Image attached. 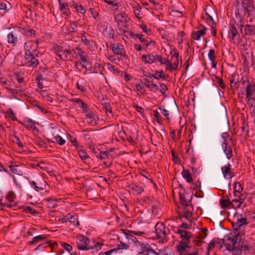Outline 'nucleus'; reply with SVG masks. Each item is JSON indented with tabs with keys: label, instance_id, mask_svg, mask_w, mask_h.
I'll return each mask as SVG.
<instances>
[{
	"label": "nucleus",
	"instance_id": "obj_36",
	"mask_svg": "<svg viewBox=\"0 0 255 255\" xmlns=\"http://www.w3.org/2000/svg\"><path fill=\"white\" fill-rule=\"evenodd\" d=\"M10 90V94L13 95L14 98L16 99L14 94L19 95L20 97H22V94L24 92V90L22 88H19L18 86L15 87V89H9Z\"/></svg>",
	"mask_w": 255,
	"mask_h": 255
},
{
	"label": "nucleus",
	"instance_id": "obj_47",
	"mask_svg": "<svg viewBox=\"0 0 255 255\" xmlns=\"http://www.w3.org/2000/svg\"><path fill=\"white\" fill-rule=\"evenodd\" d=\"M103 110L108 114V113L111 114L113 116L112 108L109 103H105L103 104Z\"/></svg>",
	"mask_w": 255,
	"mask_h": 255
},
{
	"label": "nucleus",
	"instance_id": "obj_20",
	"mask_svg": "<svg viewBox=\"0 0 255 255\" xmlns=\"http://www.w3.org/2000/svg\"><path fill=\"white\" fill-rule=\"evenodd\" d=\"M109 5H111L110 9L113 11L118 10L121 0H102Z\"/></svg>",
	"mask_w": 255,
	"mask_h": 255
},
{
	"label": "nucleus",
	"instance_id": "obj_38",
	"mask_svg": "<svg viewBox=\"0 0 255 255\" xmlns=\"http://www.w3.org/2000/svg\"><path fill=\"white\" fill-rule=\"evenodd\" d=\"M243 190V187L241 184L239 182H237L235 184L234 186V194L235 196H239V194L241 193Z\"/></svg>",
	"mask_w": 255,
	"mask_h": 255
},
{
	"label": "nucleus",
	"instance_id": "obj_2",
	"mask_svg": "<svg viewBox=\"0 0 255 255\" xmlns=\"http://www.w3.org/2000/svg\"><path fill=\"white\" fill-rule=\"evenodd\" d=\"M179 187L182 189L179 192V201L180 204L185 208V215L184 216L189 220V218L192 216V210L193 209L192 205L191 203L192 199V196L190 197V199L187 201L185 196L186 193L185 189L182 184H179Z\"/></svg>",
	"mask_w": 255,
	"mask_h": 255
},
{
	"label": "nucleus",
	"instance_id": "obj_53",
	"mask_svg": "<svg viewBox=\"0 0 255 255\" xmlns=\"http://www.w3.org/2000/svg\"><path fill=\"white\" fill-rule=\"evenodd\" d=\"M6 113L13 121L17 120L15 115L11 108L8 109Z\"/></svg>",
	"mask_w": 255,
	"mask_h": 255
},
{
	"label": "nucleus",
	"instance_id": "obj_25",
	"mask_svg": "<svg viewBox=\"0 0 255 255\" xmlns=\"http://www.w3.org/2000/svg\"><path fill=\"white\" fill-rule=\"evenodd\" d=\"M17 30L25 35L35 36L36 34L35 31L33 29H29L20 26L17 28Z\"/></svg>",
	"mask_w": 255,
	"mask_h": 255
},
{
	"label": "nucleus",
	"instance_id": "obj_60",
	"mask_svg": "<svg viewBox=\"0 0 255 255\" xmlns=\"http://www.w3.org/2000/svg\"><path fill=\"white\" fill-rule=\"evenodd\" d=\"M30 184L31 186L37 192H39L43 190V188L38 186L37 183L34 181L31 182Z\"/></svg>",
	"mask_w": 255,
	"mask_h": 255
},
{
	"label": "nucleus",
	"instance_id": "obj_31",
	"mask_svg": "<svg viewBox=\"0 0 255 255\" xmlns=\"http://www.w3.org/2000/svg\"><path fill=\"white\" fill-rule=\"evenodd\" d=\"M220 205L223 209L232 206V208H235V206L231 202L229 199H221L219 201Z\"/></svg>",
	"mask_w": 255,
	"mask_h": 255
},
{
	"label": "nucleus",
	"instance_id": "obj_27",
	"mask_svg": "<svg viewBox=\"0 0 255 255\" xmlns=\"http://www.w3.org/2000/svg\"><path fill=\"white\" fill-rule=\"evenodd\" d=\"M7 42L8 43L13 44V45L14 46L17 43V35L15 32H11L7 34Z\"/></svg>",
	"mask_w": 255,
	"mask_h": 255
},
{
	"label": "nucleus",
	"instance_id": "obj_34",
	"mask_svg": "<svg viewBox=\"0 0 255 255\" xmlns=\"http://www.w3.org/2000/svg\"><path fill=\"white\" fill-rule=\"evenodd\" d=\"M182 176L188 183H191L193 180L192 177V175L188 169H183L182 172Z\"/></svg>",
	"mask_w": 255,
	"mask_h": 255
},
{
	"label": "nucleus",
	"instance_id": "obj_14",
	"mask_svg": "<svg viewBox=\"0 0 255 255\" xmlns=\"http://www.w3.org/2000/svg\"><path fill=\"white\" fill-rule=\"evenodd\" d=\"M177 251L180 253V255H200L199 249L192 246L185 248L184 250L179 249Z\"/></svg>",
	"mask_w": 255,
	"mask_h": 255
},
{
	"label": "nucleus",
	"instance_id": "obj_5",
	"mask_svg": "<svg viewBox=\"0 0 255 255\" xmlns=\"http://www.w3.org/2000/svg\"><path fill=\"white\" fill-rule=\"evenodd\" d=\"M182 240L179 242V245L176 246L177 251L179 249L184 250L191 246L190 245V239L193 237V234L186 230H181L179 234Z\"/></svg>",
	"mask_w": 255,
	"mask_h": 255
},
{
	"label": "nucleus",
	"instance_id": "obj_15",
	"mask_svg": "<svg viewBox=\"0 0 255 255\" xmlns=\"http://www.w3.org/2000/svg\"><path fill=\"white\" fill-rule=\"evenodd\" d=\"M110 48L112 49L114 54L118 55L123 56L125 58H128V56L123 48V45L120 46L119 45L118 43H113L111 44Z\"/></svg>",
	"mask_w": 255,
	"mask_h": 255
},
{
	"label": "nucleus",
	"instance_id": "obj_33",
	"mask_svg": "<svg viewBox=\"0 0 255 255\" xmlns=\"http://www.w3.org/2000/svg\"><path fill=\"white\" fill-rule=\"evenodd\" d=\"M67 217H68V222L73 223L75 226L79 225V223L78 221V215L75 213L72 214L68 213L67 214Z\"/></svg>",
	"mask_w": 255,
	"mask_h": 255
},
{
	"label": "nucleus",
	"instance_id": "obj_19",
	"mask_svg": "<svg viewBox=\"0 0 255 255\" xmlns=\"http://www.w3.org/2000/svg\"><path fill=\"white\" fill-rule=\"evenodd\" d=\"M237 25H242V24L239 23H231L230 30L229 31V37L230 38L231 40H233L236 35L238 34V32L237 30V28H238V26Z\"/></svg>",
	"mask_w": 255,
	"mask_h": 255
},
{
	"label": "nucleus",
	"instance_id": "obj_41",
	"mask_svg": "<svg viewBox=\"0 0 255 255\" xmlns=\"http://www.w3.org/2000/svg\"><path fill=\"white\" fill-rule=\"evenodd\" d=\"M22 208L26 213H30L32 215H37L39 214L38 211L28 206H24Z\"/></svg>",
	"mask_w": 255,
	"mask_h": 255
},
{
	"label": "nucleus",
	"instance_id": "obj_18",
	"mask_svg": "<svg viewBox=\"0 0 255 255\" xmlns=\"http://www.w3.org/2000/svg\"><path fill=\"white\" fill-rule=\"evenodd\" d=\"M240 216L241 218H238L237 221L235 223H232L234 231H235L236 232H237L243 225H247L248 224L246 218H243L242 215H240Z\"/></svg>",
	"mask_w": 255,
	"mask_h": 255
},
{
	"label": "nucleus",
	"instance_id": "obj_30",
	"mask_svg": "<svg viewBox=\"0 0 255 255\" xmlns=\"http://www.w3.org/2000/svg\"><path fill=\"white\" fill-rule=\"evenodd\" d=\"M141 60L145 63L152 64L155 61V55L149 54L147 55H143L141 57Z\"/></svg>",
	"mask_w": 255,
	"mask_h": 255
},
{
	"label": "nucleus",
	"instance_id": "obj_50",
	"mask_svg": "<svg viewBox=\"0 0 255 255\" xmlns=\"http://www.w3.org/2000/svg\"><path fill=\"white\" fill-rule=\"evenodd\" d=\"M54 138L56 140L57 144L60 145H62L64 144L66 142V141L64 139H63L60 135H57L54 137Z\"/></svg>",
	"mask_w": 255,
	"mask_h": 255
},
{
	"label": "nucleus",
	"instance_id": "obj_61",
	"mask_svg": "<svg viewBox=\"0 0 255 255\" xmlns=\"http://www.w3.org/2000/svg\"><path fill=\"white\" fill-rule=\"evenodd\" d=\"M166 62V63H165L164 64L166 65V70H168L170 71L175 70V68L172 64L171 60L167 59V61Z\"/></svg>",
	"mask_w": 255,
	"mask_h": 255
},
{
	"label": "nucleus",
	"instance_id": "obj_55",
	"mask_svg": "<svg viewBox=\"0 0 255 255\" xmlns=\"http://www.w3.org/2000/svg\"><path fill=\"white\" fill-rule=\"evenodd\" d=\"M69 138L70 142L73 143L75 147L76 148H78L79 147V144L77 140L76 137H74L73 135H69Z\"/></svg>",
	"mask_w": 255,
	"mask_h": 255
},
{
	"label": "nucleus",
	"instance_id": "obj_1",
	"mask_svg": "<svg viewBox=\"0 0 255 255\" xmlns=\"http://www.w3.org/2000/svg\"><path fill=\"white\" fill-rule=\"evenodd\" d=\"M235 6L237 7L235 9V16L240 22L244 20L246 16L250 17L253 15L255 10V6L254 4H246L244 3L243 5H240V2L238 0H236Z\"/></svg>",
	"mask_w": 255,
	"mask_h": 255
},
{
	"label": "nucleus",
	"instance_id": "obj_57",
	"mask_svg": "<svg viewBox=\"0 0 255 255\" xmlns=\"http://www.w3.org/2000/svg\"><path fill=\"white\" fill-rule=\"evenodd\" d=\"M231 251L233 252V255H241L242 253V250L240 247L236 246V245L234 247V249L232 250Z\"/></svg>",
	"mask_w": 255,
	"mask_h": 255
},
{
	"label": "nucleus",
	"instance_id": "obj_9",
	"mask_svg": "<svg viewBox=\"0 0 255 255\" xmlns=\"http://www.w3.org/2000/svg\"><path fill=\"white\" fill-rule=\"evenodd\" d=\"M58 1L60 10L65 15L69 16L71 14L70 7L72 8V0L70 2H68L66 0H58Z\"/></svg>",
	"mask_w": 255,
	"mask_h": 255
},
{
	"label": "nucleus",
	"instance_id": "obj_22",
	"mask_svg": "<svg viewBox=\"0 0 255 255\" xmlns=\"http://www.w3.org/2000/svg\"><path fill=\"white\" fill-rule=\"evenodd\" d=\"M81 62L76 61L75 62V65L77 69H78V65L79 64L81 66L82 68H85L86 67L87 65L89 64L87 60L88 56L86 54H81L79 55Z\"/></svg>",
	"mask_w": 255,
	"mask_h": 255
},
{
	"label": "nucleus",
	"instance_id": "obj_49",
	"mask_svg": "<svg viewBox=\"0 0 255 255\" xmlns=\"http://www.w3.org/2000/svg\"><path fill=\"white\" fill-rule=\"evenodd\" d=\"M119 30L120 32L124 33H128L129 35V38H133L134 39H136V38L137 34H135V33H134L133 32H132L131 31L130 32L129 31L127 30L123 29L122 28V27H119Z\"/></svg>",
	"mask_w": 255,
	"mask_h": 255
},
{
	"label": "nucleus",
	"instance_id": "obj_21",
	"mask_svg": "<svg viewBox=\"0 0 255 255\" xmlns=\"http://www.w3.org/2000/svg\"><path fill=\"white\" fill-rule=\"evenodd\" d=\"M148 78L151 79L152 81V79L154 78L155 79L159 80L161 79L163 80L166 79V76L164 74L163 70H161L160 71L156 70L155 71L154 74L149 73Z\"/></svg>",
	"mask_w": 255,
	"mask_h": 255
},
{
	"label": "nucleus",
	"instance_id": "obj_32",
	"mask_svg": "<svg viewBox=\"0 0 255 255\" xmlns=\"http://www.w3.org/2000/svg\"><path fill=\"white\" fill-rule=\"evenodd\" d=\"M122 230L125 237L128 241H130L132 243H138L136 238L134 236V235L130 233V231H126L125 230Z\"/></svg>",
	"mask_w": 255,
	"mask_h": 255
},
{
	"label": "nucleus",
	"instance_id": "obj_35",
	"mask_svg": "<svg viewBox=\"0 0 255 255\" xmlns=\"http://www.w3.org/2000/svg\"><path fill=\"white\" fill-rule=\"evenodd\" d=\"M47 203V207L49 208H54L57 206V199L49 198L44 200Z\"/></svg>",
	"mask_w": 255,
	"mask_h": 255
},
{
	"label": "nucleus",
	"instance_id": "obj_4",
	"mask_svg": "<svg viewBox=\"0 0 255 255\" xmlns=\"http://www.w3.org/2000/svg\"><path fill=\"white\" fill-rule=\"evenodd\" d=\"M154 229L157 239L159 242L161 243L167 242L168 240V235L170 233L169 229L166 228L162 222H157Z\"/></svg>",
	"mask_w": 255,
	"mask_h": 255
},
{
	"label": "nucleus",
	"instance_id": "obj_54",
	"mask_svg": "<svg viewBox=\"0 0 255 255\" xmlns=\"http://www.w3.org/2000/svg\"><path fill=\"white\" fill-rule=\"evenodd\" d=\"M13 77L19 83H21L23 81V77L20 75V73L18 72H15L13 74Z\"/></svg>",
	"mask_w": 255,
	"mask_h": 255
},
{
	"label": "nucleus",
	"instance_id": "obj_48",
	"mask_svg": "<svg viewBox=\"0 0 255 255\" xmlns=\"http://www.w3.org/2000/svg\"><path fill=\"white\" fill-rule=\"evenodd\" d=\"M136 38H137L141 42L144 43L146 47H148L150 45V42H149V41H147L143 38V35L137 33Z\"/></svg>",
	"mask_w": 255,
	"mask_h": 255
},
{
	"label": "nucleus",
	"instance_id": "obj_10",
	"mask_svg": "<svg viewBox=\"0 0 255 255\" xmlns=\"http://www.w3.org/2000/svg\"><path fill=\"white\" fill-rule=\"evenodd\" d=\"M246 82L247 83V88L246 89V99L248 100V102L250 101H254L255 99L253 97V93L255 91V84L254 82H250L249 80L248 81H243V85Z\"/></svg>",
	"mask_w": 255,
	"mask_h": 255
},
{
	"label": "nucleus",
	"instance_id": "obj_17",
	"mask_svg": "<svg viewBox=\"0 0 255 255\" xmlns=\"http://www.w3.org/2000/svg\"><path fill=\"white\" fill-rule=\"evenodd\" d=\"M48 235L45 234L36 236L31 241L27 242L26 244L28 246L36 245L38 243L45 241Z\"/></svg>",
	"mask_w": 255,
	"mask_h": 255
},
{
	"label": "nucleus",
	"instance_id": "obj_63",
	"mask_svg": "<svg viewBox=\"0 0 255 255\" xmlns=\"http://www.w3.org/2000/svg\"><path fill=\"white\" fill-rule=\"evenodd\" d=\"M208 58L211 61H215V51L214 49H210L208 53Z\"/></svg>",
	"mask_w": 255,
	"mask_h": 255
},
{
	"label": "nucleus",
	"instance_id": "obj_45",
	"mask_svg": "<svg viewBox=\"0 0 255 255\" xmlns=\"http://www.w3.org/2000/svg\"><path fill=\"white\" fill-rule=\"evenodd\" d=\"M201 231L197 236L199 238L204 240L208 235V230L206 228H203L201 229Z\"/></svg>",
	"mask_w": 255,
	"mask_h": 255
},
{
	"label": "nucleus",
	"instance_id": "obj_24",
	"mask_svg": "<svg viewBox=\"0 0 255 255\" xmlns=\"http://www.w3.org/2000/svg\"><path fill=\"white\" fill-rule=\"evenodd\" d=\"M32 47H33L32 42H25L24 43V55H26V56H30L31 53H33L35 51V49H32Z\"/></svg>",
	"mask_w": 255,
	"mask_h": 255
},
{
	"label": "nucleus",
	"instance_id": "obj_23",
	"mask_svg": "<svg viewBox=\"0 0 255 255\" xmlns=\"http://www.w3.org/2000/svg\"><path fill=\"white\" fill-rule=\"evenodd\" d=\"M207 28L203 26V28L201 30H197L195 32H193L191 34V38L195 40H199L201 36H204L206 34Z\"/></svg>",
	"mask_w": 255,
	"mask_h": 255
},
{
	"label": "nucleus",
	"instance_id": "obj_64",
	"mask_svg": "<svg viewBox=\"0 0 255 255\" xmlns=\"http://www.w3.org/2000/svg\"><path fill=\"white\" fill-rule=\"evenodd\" d=\"M9 167L10 168V171L12 173L17 174V175H20V172H21V171L18 170V169H17L18 166H17V165H15V166L9 165Z\"/></svg>",
	"mask_w": 255,
	"mask_h": 255
},
{
	"label": "nucleus",
	"instance_id": "obj_56",
	"mask_svg": "<svg viewBox=\"0 0 255 255\" xmlns=\"http://www.w3.org/2000/svg\"><path fill=\"white\" fill-rule=\"evenodd\" d=\"M60 244H61V246L68 252H70L73 249L72 247L70 244L67 243L60 242Z\"/></svg>",
	"mask_w": 255,
	"mask_h": 255
},
{
	"label": "nucleus",
	"instance_id": "obj_44",
	"mask_svg": "<svg viewBox=\"0 0 255 255\" xmlns=\"http://www.w3.org/2000/svg\"><path fill=\"white\" fill-rule=\"evenodd\" d=\"M193 243L195 244L194 246L193 247L196 248V247H201L203 244L205 243V242H204L203 240L199 238V237L196 236L194 238Z\"/></svg>",
	"mask_w": 255,
	"mask_h": 255
},
{
	"label": "nucleus",
	"instance_id": "obj_43",
	"mask_svg": "<svg viewBox=\"0 0 255 255\" xmlns=\"http://www.w3.org/2000/svg\"><path fill=\"white\" fill-rule=\"evenodd\" d=\"M236 76V74H234V75L233 74L231 79H230V88L233 91H234V88H238L239 86V84H238V81H235Z\"/></svg>",
	"mask_w": 255,
	"mask_h": 255
},
{
	"label": "nucleus",
	"instance_id": "obj_11",
	"mask_svg": "<svg viewBox=\"0 0 255 255\" xmlns=\"http://www.w3.org/2000/svg\"><path fill=\"white\" fill-rule=\"evenodd\" d=\"M98 26L100 27L103 34L106 35L109 37L114 38V32L113 27L106 21H101Z\"/></svg>",
	"mask_w": 255,
	"mask_h": 255
},
{
	"label": "nucleus",
	"instance_id": "obj_37",
	"mask_svg": "<svg viewBox=\"0 0 255 255\" xmlns=\"http://www.w3.org/2000/svg\"><path fill=\"white\" fill-rule=\"evenodd\" d=\"M86 81L84 78H80L77 82V88L82 92L85 91Z\"/></svg>",
	"mask_w": 255,
	"mask_h": 255
},
{
	"label": "nucleus",
	"instance_id": "obj_42",
	"mask_svg": "<svg viewBox=\"0 0 255 255\" xmlns=\"http://www.w3.org/2000/svg\"><path fill=\"white\" fill-rule=\"evenodd\" d=\"M231 170V165L230 163H228V165L221 168V170L225 178H226V176L228 174H230L231 173H232Z\"/></svg>",
	"mask_w": 255,
	"mask_h": 255
},
{
	"label": "nucleus",
	"instance_id": "obj_6",
	"mask_svg": "<svg viewBox=\"0 0 255 255\" xmlns=\"http://www.w3.org/2000/svg\"><path fill=\"white\" fill-rule=\"evenodd\" d=\"M244 235V233L242 234L241 232H238L234 237L226 236L225 237L226 238V241L224 239H222L221 241L222 244L226 247L227 250L231 251L232 250L234 249V247L236 245L238 238Z\"/></svg>",
	"mask_w": 255,
	"mask_h": 255
},
{
	"label": "nucleus",
	"instance_id": "obj_59",
	"mask_svg": "<svg viewBox=\"0 0 255 255\" xmlns=\"http://www.w3.org/2000/svg\"><path fill=\"white\" fill-rule=\"evenodd\" d=\"M83 32L84 33L81 36V40L85 45L87 46L90 45L91 40L87 38V36L85 35L86 32L85 31Z\"/></svg>",
	"mask_w": 255,
	"mask_h": 255
},
{
	"label": "nucleus",
	"instance_id": "obj_3",
	"mask_svg": "<svg viewBox=\"0 0 255 255\" xmlns=\"http://www.w3.org/2000/svg\"><path fill=\"white\" fill-rule=\"evenodd\" d=\"M77 246L79 250L85 251L95 249L99 247V249H101V247L104 245L103 243L98 242H95L93 246L90 245V240L86 236L82 235H78L77 236Z\"/></svg>",
	"mask_w": 255,
	"mask_h": 255
},
{
	"label": "nucleus",
	"instance_id": "obj_26",
	"mask_svg": "<svg viewBox=\"0 0 255 255\" xmlns=\"http://www.w3.org/2000/svg\"><path fill=\"white\" fill-rule=\"evenodd\" d=\"M72 8H74L76 11L84 14L86 13V9L83 7L82 4H79L74 0H72Z\"/></svg>",
	"mask_w": 255,
	"mask_h": 255
},
{
	"label": "nucleus",
	"instance_id": "obj_62",
	"mask_svg": "<svg viewBox=\"0 0 255 255\" xmlns=\"http://www.w3.org/2000/svg\"><path fill=\"white\" fill-rule=\"evenodd\" d=\"M167 59L163 58L160 55H155V61H158L161 64H164L165 63H166V62L167 61Z\"/></svg>",
	"mask_w": 255,
	"mask_h": 255
},
{
	"label": "nucleus",
	"instance_id": "obj_13",
	"mask_svg": "<svg viewBox=\"0 0 255 255\" xmlns=\"http://www.w3.org/2000/svg\"><path fill=\"white\" fill-rule=\"evenodd\" d=\"M24 58L26 60V65L33 68H36L39 64V60L33 54V53H30V55L26 56L24 55Z\"/></svg>",
	"mask_w": 255,
	"mask_h": 255
},
{
	"label": "nucleus",
	"instance_id": "obj_51",
	"mask_svg": "<svg viewBox=\"0 0 255 255\" xmlns=\"http://www.w3.org/2000/svg\"><path fill=\"white\" fill-rule=\"evenodd\" d=\"M78 154L82 160H84L87 158H88L89 156L86 152V151L83 149H80L78 151Z\"/></svg>",
	"mask_w": 255,
	"mask_h": 255
},
{
	"label": "nucleus",
	"instance_id": "obj_7",
	"mask_svg": "<svg viewBox=\"0 0 255 255\" xmlns=\"http://www.w3.org/2000/svg\"><path fill=\"white\" fill-rule=\"evenodd\" d=\"M243 36L250 39L255 36V26L247 24L245 25H237Z\"/></svg>",
	"mask_w": 255,
	"mask_h": 255
},
{
	"label": "nucleus",
	"instance_id": "obj_8",
	"mask_svg": "<svg viewBox=\"0 0 255 255\" xmlns=\"http://www.w3.org/2000/svg\"><path fill=\"white\" fill-rule=\"evenodd\" d=\"M138 244L140 247V251L138 254L140 255H157V252L152 249L149 244L142 242H138Z\"/></svg>",
	"mask_w": 255,
	"mask_h": 255
},
{
	"label": "nucleus",
	"instance_id": "obj_16",
	"mask_svg": "<svg viewBox=\"0 0 255 255\" xmlns=\"http://www.w3.org/2000/svg\"><path fill=\"white\" fill-rule=\"evenodd\" d=\"M77 30V25L76 22L73 21H70L68 25H66L63 28V32L67 35L71 34L72 33L75 32Z\"/></svg>",
	"mask_w": 255,
	"mask_h": 255
},
{
	"label": "nucleus",
	"instance_id": "obj_29",
	"mask_svg": "<svg viewBox=\"0 0 255 255\" xmlns=\"http://www.w3.org/2000/svg\"><path fill=\"white\" fill-rule=\"evenodd\" d=\"M24 122L26 124H23V126L26 128L28 129L35 130L36 127L35 126V122L31 119L26 118Z\"/></svg>",
	"mask_w": 255,
	"mask_h": 255
},
{
	"label": "nucleus",
	"instance_id": "obj_52",
	"mask_svg": "<svg viewBox=\"0 0 255 255\" xmlns=\"http://www.w3.org/2000/svg\"><path fill=\"white\" fill-rule=\"evenodd\" d=\"M85 115L86 117L88 119H90L91 121H95L97 119H98V117L94 114V113L92 111H88L85 113Z\"/></svg>",
	"mask_w": 255,
	"mask_h": 255
},
{
	"label": "nucleus",
	"instance_id": "obj_39",
	"mask_svg": "<svg viewBox=\"0 0 255 255\" xmlns=\"http://www.w3.org/2000/svg\"><path fill=\"white\" fill-rule=\"evenodd\" d=\"M133 9L134 14L135 17L138 19L141 18L142 15V13H141L142 9L141 6L139 4H136V5L133 7Z\"/></svg>",
	"mask_w": 255,
	"mask_h": 255
},
{
	"label": "nucleus",
	"instance_id": "obj_58",
	"mask_svg": "<svg viewBox=\"0 0 255 255\" xmlns=\"http://www.w3.org/2000/svg\"><path fill=\"white\" fill-rule=\"evenodd\" d=\"M96 157L98 158H100L101 159H106L108 158V152L107 151H100L99 154L98 155H96Z\"/></svg>",
	"mask_w": 255,
	"mask_h": 255
},
{
	"label": "nucleus",
	"instance_id": "obj_40",
	"mask_svg": "<svg viewBox=\"0 0 255 255\" xmlns=\"http://www.w3.org/2000/svg\"><path fill=\"white\" fill-rule=\"evenodd\" d=\"M128 188L131 190H134L137 193H141L144 191L143 188H142L141 186L136 185L134 183H131L128 186Z\"/></svg>",
	"mask_w": 255,
	"mask_h": 255
},
{
	"label": "nucleus",
	"instance_id": "obj_12",
	"mask_svg": "<svg viewBox=\"0 0 255 255\" xmlns=\"http://www.w3.org/2000/svg\"><path fill=\"white\" fill-rule=\"evenodd\" d=\"M15 194L12 191L8 192L6 196L5 199L7 200V202L3 203L2 205L4 207L10 208L17 206V203L14 201L15 199Z\"/></svg>",
	"mask_w": 255,
	"mask_h": 255
},
{
	"label": "nucleus",
	"instance_id": "obj_28",
	"mask_svg": "<svg viewBox=\"0 0 255 255\" xmlns=\"http://www.w3.org/2000/svg\"><path fill=\"white\" fill-rule=\"evenodd\" d=\"M223 144L225 145L224 147H223L224 152L226 155L227 158L230 159L233 156L232 148L230 146H228V144L225 139L224 140Z\"/></svg>",
	"mask_w": 255,
	"mask_h": 255
},
{
	"label": "nucleus",
	"instance_id": "obj_46",
	"mask_svg": "<svg viewBox=\"0 0 255 255\" xmlns=\"http://www.w3.org/2000/svg\"><path fill=\"white\" fill-rule=\"evenodd\" d=\"M215 78L216 79V82L219 85V87L221 89H225L226 85L222 78L218 76H216Z\"/></svg>",
	"mask_w": 255,
	"mask_h": 255
}]
</instances>
